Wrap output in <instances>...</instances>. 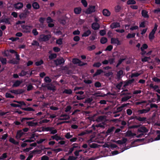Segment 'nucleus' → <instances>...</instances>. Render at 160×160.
<instances>
[{
  "label": "nucleus",
  "mask_w": 160,
  "mask_h": 160,
  "mask_svg": "<svg viewBox=\"0 0 160 160\" xmlns=\"http://www.w3.org/2000/svg\"><path fill=\"white\" fill-rule=\"evenodd\" d=\"M72 62L74 64H78L80 66H83L87 64L86 63L82 62L80 60L77 58H73L72 59Z\"/></svg>",
  "instance_id": "nucleus-1"
},
{
  "label": "nucleus",
  "mask_w": 160,
  "mask_h": 160,
  "mask_svg": "<svg viewBox=\"0 0 160 160\" xmlns=\"http://www.w3.org/2000/svg\"><path fill=\"white\" fill-rule=\"evenodd\" d=\"M95 11V7L94 6H90L86 10L85 13L87 14L91 13Z\"/></svg>",
  "instance_id": "nucleus-2"
},
{
  "label": "nucleus",
  "mask_w": 160,
  "mask_h": 160,
  "mask_svg": "<svg viewBox=\"0 0 160 160\" xmlns=\"http://www.w3.org/2000/svg\"><path fill=\"white\" fill-rule=\"evenodd\" d=\"M51 37V36L50 35L42 34L40 36L39 40L41 41H46L48 40Z\"/></svg>",
  "instance_id": "nucleus-3"
},
{
  "label": "nucleus",
  "mask_w": 160,
  "mask_h": 160,
  "mask_svg": "<svg viewBox=\"0 0 160 160\" xmlns=\"http://www.w3.org/2000/svg\"><path fill=\"white\" fill-rule=\"evenodd\" d=\"M42 86L44 87H46L48 90L52 91L53 92L56 90L55 87L52 84H48L46 85H42Z\"/></svg>",
  "instance_id": "nucleus-4"
},
{
  "label": "nucleus",
  "mask_w": 160,
  "mask_h": 160,
  "mask_svg": "<svg viewBox=\"0 0 160 160\" xmlns=\"http://www.w3.org/2000/svg\"><path fill=\"white\" fill-rule=\"evenodd\" d=\"M70 118V116L66 114H62L58 118L60 120H68Z\"/></svg>",
  "instance_id": "nucleus-5"
},
{
  "label": "nucleus",
  "mask_w": 160,
  "mask_h": 160,
  "mask_svg": "<svg viewBox=\"0 0 160 160\" xmlns=\"http://www.w3.org/2000/svg\"><path fill=\"white\" fill-rule=\"evenodd\" d=\"M24 134L22 130H19L17 131L15 138L17 140L20 139L21 138Z\"/></svg>",
  "instance_id": "nucleus-6"
},
{
  "label": "nucleus",
  "mask_w": 160,
  "mask_h": 160,
  "mask_svg": "<svg viewBox=\"0 0 160 160\" xmlns=\"http://www.w3.org/2000/svg\"><path fill=\"white\" fill-rule=\"evenodd\" d=\"M55 64L58 66L64 63L65 60L62 58H58L56 60L54 61Z\"/></svg>",
  "instance_id": "nucleus-7"
},
{
  "label": "nucleus",
  "mask_w": 160,
  "mask_h": 160,
  "mask_svg": "<svg viewBox=\"0 0 160 160\" xmlns=\"http://www.w3.org/2000/svg\"><path fill=\"white\" fill-rule=\"evenodd\" d=\"M23 32L27 33L30 32L32 28V26H25L22 27Z\"/></svg>",
  "instance_id": "nucleus-8"
},
{
  "label": "nucleus",
  "mask_w": 160,
  "mask_h": 160,
  "mask_svg": "<svg viewBox=\"0 0 160 160\" xmlns=\"http://www.w3.org/2000/svg\"><path fill=\"white\" fill-rule=\"evenodd\" d=\"M137 131L138 132H142V133H143L147 132H148V130L144 126H142L138 128V129Z\"/></svg>",
  "instance_id": "nucleus-9"
},
{
  "label": "nucleus",
  "mask_w": 160,
  "mask_h": 160,
  "mask_svg": "<svg viewBox=\"0 0 160 160\" xmlns=\"http://www.w3.org/2000/svg\"><path fill=\"white\" fill-rule=\"evenodd\" d=\"M127 141V138H122V139L117 141L113 140V142L119 144H122L125 143Z\"/></svg>",
  "instance_id": "nucleus-10"
},
{
  "label": "nucleus",
  "mask_w": 160,
  "mask_h": 160,
  "mask_svg": "<svg viewBox=\"0 0 160 160\" xmlns=\"http://www.w3.org/2000/svg\"><path fill=\"white\" fill-rule=\"evenodd\" d=\"M111 43L112 44H116L117 45H118L121 44L120 42L118 39L114 38H111Z\"/></svg>",
  "instance_id": "nucleus-11"
},
{
  "label": "nucleus",
  "mask_w": 160,
  "mask_h": 160,
  "mask_svg": "<svg viewBox=\"0 0 160 160\" xmlns=\"http://www.w3.org/2000/svg\"><path fill=\"white\" fill-rule=\"evenodd\" d=\"M14 7L17 9H20L23 7V4L22 2H18L14 5Z\"/></svg>",
  "instance_id": "nucleus-12"
},
{
  "label": "nucleus",
  "mask_w": 160,
  "mask_h": 160,
  "mask_svg": "<svg viewBox=\"0 0 160 160\" xmlns=\"http://www.w3.org/2000/svg\"><path fill=\"white\" fill-rule=\"evenodd\" d=\"M120 25L119 23L118 22H114L112 23L110 25V28L112 29H114L120 27Z\"/></svg>",
  "instance_id": "nucleus-13"
},
{
  "label": "nucleus",
  "mask_w": 160,
  "mask_h": 160,
  "mask_svg": "<svg viewBox=\"0 0 160 160\" xmlns=\"http://www.w3.org/2000/svg\"><path fill=\"white\" fill-rule=\"evenodd\" d=\"M134 79H132L125 81L124 82V84L123 85V87H125L126 86H128L129 85L131 84L134 82Z\"/></svg>",
  "instance_id": "nucleus-14"
},
{
  "label": "nucleus",
  "mask_w": 160,
  "mask_h": 160,
  "mask_svg": "<svg viewBox=\"0 0 160 160\" xmlns=\"http://www.w3.org/2000/svg\"><path fill=\"white\" fill-rule=\"evenodd\" d=\"M125 136L128 137H133L136 136V134L132 133L131 131H128L125 133Z\"/></svg>",
  "instance_id": "nucleus-15"
},
{
  "label": "nucleus",
  "mask_w": 160,
  "mask_h": 160,
  "mask_svg": "<svg viewBox=\"0 0 160 160\" xmlns=\"http://www.w3.org/2000/svg\"><path fill=\"white\" fill-rule=\"evenodd\" d=\"M150 110V108H148L146 109H143L142 110H139L138 111V112L140 114L146 113L149 111Z\"/></svg>",
  "instance_id": "nucleus-16"
},
{
  "label": "nucleus",
  "mask_w": 160,
  "mask_h": 160,
  "mask_svg": "<svg viewBox=\"0 0 160 160\" xmlns=\"http://www.w3.org/2000/svg\"><path fill=\"white\" fill-rule=\"evenodd\" d=\"M51 138L52 139H55L57 141H58L59 140H62L63 139V138L59 136L58 134H56L52 136Z\"/></svg>",
  "instance_id": "nucleus-17"
},
{
  "label": "nucleus",
  "mask_w": 160,
  "mask_h": 160,
  "mask_svg": "<svg viewBox=\"0 0 160 160\" xmlns=\"http://www.w3.org/2000/svg\"><path fill=\"white\" fill-rule=\"evenodd\" d=\"M92 28L95 30H97L99 29L100 26L99 24L97 22L93 23L92 24Z\"/></svg>",
  "instance_id": "nucleus-18"
},
{
  "label": "nucleus",
  "mask_w": 160,
  "mask_h": 160,
  "mask_svg": "<svg viewBox=\"0 0 160 160\" xmlns=\"http://www.w3.org/2000/svg\"><path fill=\"white\" fill-rule=\"evenodd\" d=\"M92 130H86L82 132H81L79 134H78L79 136H82L86 134H88L92 132Z\"/></svg>",
  "instance_id": "nucleus-19"
},
{
  "label": "nucleus",
  "mask_w": 160,
  "mask_h": 160,
  "mask_svg": "<svg viewBox=\"0 0 160 160\" xmlns=\"http://www.w3.org/2000/svg\"><path fill=\"white\" fill-rule=\"evenodd\" d=\"M103 15L107 17L109 16L110 15L111 13L107 9H104L102 11Z\"/></svg>",
  "instance_id": "nucleus-20"
},
{
  "label": "nucleus",
  "mask_w": 160,
  "mask_h": 160,
  "mask_svg": "<svg viewBox=\"0 0 160 160\" xmlns=\"http://www.w3.org/2000/svg\"><path fill=\"white\" fill-rule=\"evenodd\" d=\"M131 97L132 96L131 95L124 96V97L122 98L121 101L122 102H125L131 98Z\"/></svg>",
  "instance_id": "nucleus-21"
},
{
  "label": "nucleus",
  "mask_w": 160,
  "mask_h": 160,
  "mask_svg": "<svg viewBox=\"0 0 160 160\" xmlns=\"http://www.w3.org/2000/svg\"><path fill=\"white\" fill-rule=\"evenodd\" d=\"M124 108V107L123 106L122 104L121 106L117 108L116 111L113 112V114H115L117 113L121 112L123 110Z\"/></svg>",
  "instance_id": "nucleus-22"
},
{
  "label": "nucleus",
  "mask_w": 160,
  "mask_h": 160,
  "mask_svg": "<svg viewBox=\"0 0 160 160\" xmlns=\"http://www.w3.org/2000/svg\"><path fill=\"white\" fill-rule=\"evenodd\" d=\"M26 123L28 126L31 127L36 126L38 125L37 122H34L32 121L27 122Z\"/></svg>",
  "instance_id": "nucleus-23"
},
{
  "label": "nucleus",
  "mask_w": 160,
  "mask_h": 160,
  "mask_svg": "<svg viewBox=\"0 0 160 160\" xmlns=\"http://www.w3.org/2000/svg\"><path fill=\"white\" fill-rule=\"evenodd\" d=\"M22 82V81L17 80L12 85V87H18Z\"/></svg>",
  "instance_id": "nucleus-24"
},
{
  "label": "nucleus",
  "mask_w": 160,
  "mask_h": 160,
  "mask_svg": "<svg viewBox=\"0 0 160 160\" xmlns=\"http://www.w3.org/2000/svg\"><path fill=\"white\" fill-rule=\"evenodd\" d=\"M148 12L145 10H142V14L143 17L145 18H148L149 16L148 14Z\"/></svg>",
  "instance_id": "nucleus-25"
},
{
  "label": "nucleus",
  "mask_w": 160,
  "mask_h": 160,
  "mask_svg": "<svg viewBox=\"0 0 160 160\" xmlns=\"http://www.w3.org/2000/svg\"><path fill=\"white\" fill-rule=\"evenodd\" d=\"M81 12V8L80 7L76 8H74V12L76 14H79Z\"/></svg>",
  "instance_id": "nucleus-26"
},
{
  "label": "nucleus",
  "mask_w": 160,
  "mask_h": 160,
  "mask_svg": "<svg viewBox=\"0 0 160 160\" xmlns=\"http://www.w3.org/2000/svg\"><path fill=\"white\" fill-rule=\"evenodd\" d=\"M155 32L152 31L150 33L149 36V39L150 40H152L154 38V34Z\"/></svg>",
  "instance_id": "nucleus-27"
},
{
  "label": "nucleus",
  "mask_w": 160,
  "mask_h": 160,
  "mask_svg": "<svg viewBox=\"0 0 160 160\" xmlns=\"http://www.w3.org/2000/svg\"><path fill=\"white\" fill-rule=\"evenodd\" d=\"M9 141L10 142L15 145H18L19 144L18 142L16 141L15 139L12 138H10Z\"/></svg>",
  "instance_id": "nucleus-28"
},
{
  "label": "nucleus",
  "mask_w": 160,
  "mask_h": 160,
  "mask_svg": "<svg viewBox=\"0 0 160 160\" xmlns=\"http://www.w3.org/2000/svg\"><path fill=\"white\" fill-rule=\"evenodd\" d=\"M103 72V71L101 69H98V70L96 72L93 74V77H95L96 76L98 75H99L100 74L102 73Z\"/></svg>",
  "instance_id": "nucleus-29"
},
{
  "label": "nucleus",
  "mask_w": 160,
  "mask_h": 160,
  "mask_svg": "<svg viewBox=\"0 0 160 160\" xmlns=\"http://www.w3.org/2000/svg\"><path fill=\"white\" fill-rule=\"evenodd\" d=\"M24 90L22 89L15 90V94H20L24 92Z\"/></svg>",
  "instance_id": "nucleus-30"
},
{
  "label": "nucleus",
  "mask_w": 160,
  "mask_h": 160,
  "mask_svg": "<svg viewBox=\"0 0 160 160\" xmlns=\"http://www.w3.org/2000/svg\"><path fill=\"white\" fill-rule=\"evenodd\" d=\"M32 6L33 8L36 9H37L39 8V5L36 2H34L32 4Z\"/></svg>",
  "instance_id": "nucleus-31"
},
{
  "label": "nucleus",
  "mask_w": 160,
  "mask_h": 160,
  "mask_svg": "<svg viewBox=\"0 0 160 160\" xmlns=\"http://www.w3.org/2000/svg\"><path fill=\"white\" fill-rule=\"evenodd\" d=\"M91 33V32L89 30H88L84 32L82 35V37H87Z\"/></svg>",
  "instance_id": "nucleus-32"
},
{
  "label": "nucleus",
  "mask_w": 160,
  "mask_h": 160,
  "mask_svg": "<svg viewBox=\"0 0 160 160\" xmlns=\"http://www.w3.org/2000/svg\"><path fill=\"white\" fill-rule=\"evenodd\" d=\"M3 22H4L5 23H7V24H10V23L9 19L8 18L3 19H2L0 21V23Z\"/></svg>",
  "instance_id": "nucleus-33"
},
{
  "label": "nucleus",
  "mask_w": 160,
  "mask_h": 160,
  "mask_svg": "<svg viewBox=\"0 0 160 160\" xmlns=\"http://www.w3.org/2000/svg\"><path fill=\"white\" fill-rule=\"evenodd\" d=\"M105 118V116H100L98 117L97 119V121L98 122L103 121Z\"/></svg>",
  "instance_id": "nucleus-34"
},
{
  "label": "nucleus",
  "mask_w": 160,
  "mask_h": 160,
  "mask_svg": "<svg viewBox=\"0 0 160 160\" xmlns=\"http://www.w3.org/2000/svg\"><path fill=\"white\" fill-rule=\"evenodd\" d=\"M115 129V128L114 127H112L109 128L107 131L106 133L108 134H109L111 133V132L113 131Z\"/></svg>",
  "instance_id": "nucleus-35"
},
{
  "label": "nucleus",
  "mask_w": 160,
  "mask_h": 160,
  "mask_svg": "<svg viewBox=\"0 0 160 160\" xmlns=\"http://www.w3.org/2000/svg\"><path fill=\"white\" fill-rule=\"evenodd\" d=\"M27 73V72L22 70L18 74L19 75L20 77H23L26 75Z\"/></svg>",
  "instance_id": "nucleus-36"
},
{
  "label": "nucleus",
  "mask_w": 160,
  "mask_h": 160,
  "mask_svg": "<svg viewBox=\"0 0 160 160\" xmlns=\"http://www.w3.org/2000/svg\"><path fill=\"white\" fill-rule=\"evenodd\" d=\"M136 33H128L126 37L128 38H134L135 36Z\"/></svg>",
  "instance_id": "nucleus-37"
},
{
  "label": "nucleus",
  "mask_w": 160,
  "mask_h": 160,
  "mask_svg": "<svg viewBox=\"0 0 160 160\" xmlns=\"http://www.w3.org/2000/svg\"><path fill=\"white\" fill-rule=\"evenodd\" d=\"M123 74V71L122 70H120L117 73V76L118 78H120L122 76Z\"/></svg>",
  "instance_id": "nucleus-38"
},
{
  "label": "nucleus",
  "mask_w": 160,
  "mask_h": 160,
  "mask_svg": "<svg viewBox=\"0 0 160 160\" xmlns=\"http://www.w3.org/2000/svg\"><path fill=\"white\" fill-rule=\"evenodd\" d=\"M72 92V90L70 89H65L63 92V93H65L67 94H71Z\"/></svg>",
  "instance_id": "nucleus-39"
},
{
  "label": "nucleus",
  "mask_w": 160,
  "mask_h": 160,
  "mask_svg": "<svg viewBox=\"0 0 160 160\" xmlns=\"http://www.w3.org/2000/svg\"><path fill=\"white\" fill-rule=\"evenodd\" d=\"M0 60L3 64H5L7 63V60L6 58L0 57Z\"/></svg>",
  "instance_id": "nucleus-40"
},
{
  "label": "nucleus",
  "mask_w": 160,
  "mask_h": 160,
  "mask_svg": "<svg viewBox=\"0 0 160 160\" xmlns=\"http://www.w3.org/2000/svg\"><path fill=\"white\" fill-rule=\"evenodd\" d=\"M57 54L55 53L49 55V58L50 59H52L55 58L57 57Z\"/></svg>",
  "instance_id": "nucleus-41"
},
{
  "label": "nucleus",
  "mask_w": 160,
  "mask_h": 160,
  "mask_svg": "<svg viewBox=\"0 0 160 160\" xmlns=\"http://www.w3.org/2000/svg\"><path fill=\"white\" fill-rule=\"evenodd\" d=\"M101 65L102 64L101 63L98 62L94 63L93 65V66L95 67L99 68Z\"/></svg>",
  "instance_id": "nucleus-42"
},
{
  "label": "nucleus",
  "mask_w": 160,
  "mask_h": 160,
  "mask_svg": "<svg viewBox=\"0 0 160 160\" xmlns=\"http://www.w3.org/2000/svg\"><path fill=\"white\" fill-rule=\"evenodd\" d=\"M136 2L134 0H128L127 2V4L128 5L134 4L136 3Z\"/></svg>",
  "instance_id": "nucleus-43"
},
{
  "label": "nucleus",
  "mask_w": 160,
  "mask_h": 160,
  "mask_svg": "<svg viewBox=\"0 0 160 160\" xmlns=\"http://www.w3.org/2000/svg\"><path fill=\"white\" fill-rule=\"evenodd\" d=\"M131 93L129 92H125L123 91H122L121 93L120 96H126L127 95H131Z\"/></svg>",
  "instance_id": "nucleus-44"
},
{
  "label": "nucleus",
  "mask_w": 160,
  "mask_h": 160,
  "mask_svg": "<svg viewBox=\"0 0 160 160\" xmlns=\"http://www.w3.org/2000/svg\"><path fill=\"white\" fill-rule=\"evenodd\" d=\"M100 41L102 43L104 44L107 42V39L106 38L103 37L101 38Z\"/></svg>",
  "instance_id": "nucleus-45"
},
{
  "label": "nucleus",
  "mask_w": 160,
  "mask_h": 160,
  "mask_svg": "<svg viewBox=\"0 0 160 160\" xmlns=\"http://www.w3.org/2000/svg\"><path fill=\"white\" fill-rule=\"evenodd\" d=\"M65 137L67 139H69L73 137V135H71L70 132H68L66 134Z\"/></svg>",
  "instance_id": "nucleus-46"
},
{
  "label": "nucleus",
  "mask_w": 160,
  "mask_h": 160,
  "mask_svg": "<svg viewBox=\"0 0 160 160\" xmlns=\"http://www.w3.org/2000/svg\"><path fill=\"white\" fill-rule=\"evenodd\" d=\"M95 48V46L94 45H93L88 47L87 49L89 51H92Z\"/></svg>",
  "instance_id": "nucleus-47"
},
{
  "label": "nucleus",
  "mask_w": 160,
  "mask_h": 160,
  "mask_svg": "<svg viewBox=\"0 0 160 160\" xmlns=\"http://www.w3.org/2000/svg\"><path fill=\"white\" fill-rule=\"evenodd\" d=\"M121 7L120 6H119V5H118L116 6L115 7V12H119V11L121 10Z\"/></svg>",
  "instance_id": "nucleus-48"
},
{
  "label": "nucleus",
  "mask_w": 160,
  "mask_h": 160,
  "mask_svg": "<svg viewBox=\"0 0 160 160\" xmlns=\"http://www.w3.org/2000/svg\"><path fill=\"white\" fill-rule=\"evenodd\" d=\"M157 133L158 134H159L158 135L157 137H156L155 139V140H160V131L157 130L156 131Z\"/></svg>",
  "instance_id": "nucleus-49"
},
{
  "label": "nucleus",
  "mask_w": 160,
  "mask_h": 160,
  "mask_svg": "<svg viewBox=\"0 0 160 160\" xmlns=\"http://www.w3.org/2000/svg\"><path fill=\"white\" fill-rule=\"evenodd\" d=\"M50 121L49 120L47 119H43L39 122L40 124H42V123H47Z\"/></svg>",
  "instance_id": "nucleus-50"
},
{
  "label": "nucleus",
  "mask_w": 160,
  "mask_h": 160,
  "mask_svg": "<svg viewBox=\"0 0 160 160\" xmlns=\"http://www.w3.org/2000/svg\"><path fill=\"white\" fill-rule=\"evenodd\" d=\"M89 146L91 148H95L98 147V144H97L96 143H92V144H89Z\"/></svg>",
  "instance_id": "nucleus-51"
},
{
  "label": "nucleus",
  "mask_w": 160,
  "mask_h": 160,
  "mask_svg": "<svg viewBox=\"0 0 160 160\" xmlns=\"http://www.w3.org/2000/svg\"><path fill=\"white\" fill-rule=\"evenodd\" d=\"M141 74V73H132L131 75V78L133 77H137Z\"/></svg>",
  "instance_id": "nucleus-52"
},
{
  "label": "nucleus",
  "mask_w": 160,
  "mask_h": 160,
  "mask_svg": "<svg viewBox=\"0 0 160 160\" xmlns=\"http://www.w3.org/2000/svg\"><path fill=\"white\" fill-rule=\"evenodd\" d=\"M148 47V45L146 44H144L141 48V50L142 51H143L145 49H147Z\"/></svg>",
  "instance_id": "nucleus-53"
},
{
  "label": "nucleus",
  "mask_w": 160,
  "mask_h": 160,
  "mask_svg": "<svg viewBox=\"0 0 160 160\" xmlns=\"http://www.w3.org/2000/svg\"><path fill=\"white\" fill-rule=\"evenodd\" d=\"M43 62L42 60H40L39 61L36 62H35V65L37 66H38L39 65H41L42 64H43Z\"/></svg>",
  "instance_id": "nucleus-54"
},
{
  "label": "nucleus",
  "mask_w": 160,
  "mask_h": 160,
  "mask_svg": "<svg viewBox=\"0 0 160 160\" xmlns=\"http://www.w3.org/2000/svg\"><path fill=\"white\" fill-rule=\"evenodd\" d=\"M22 109L26 111H34V110L32 108L30 107H28L27 108H22Z\"/></svg>",
  "instance_id": "nucleus-55"
},
{
  "label": "nucleus",
  "mask_w": 160,
  "mask_h": 160,
  "mask_svg": "<svg viewBox=\"0 0 160 160\" xmlns=\"http://www.w3.org/2000/svg\"><path fill=\"white\" fill-rule=\"evenodd\" d=\"M125 60V58L120 59L118 61V62L116 65V67H118Z\"/></svg>",
  "instance_id": "nucleus-56"
},
{
  "label": "nucleus",
  "mask_w": 160,
  "mask_h": 160,
  "mask_svg": "<svg viewBox=\"0 0 160 160\" xmlns=\"http://www.w3.org/2000/svg\"><path fill=\"white\" fill-rule=\"evenodd\" d=\"M71 107L70 106H68L65 108V111L66 112H68L70 111L71 109Z\"/></svg>",
  "instance_id": "nucleus-57"
},
{
  "label": "nucleus",
  "mask_w": 160,
  "mask_h": 160,
  "mask_svg": "<svg viewBox=\"0 0 160 160\" xmlns=\"http://www.w3.org/2000/svg\"><path fill=\"white\" fill-rule=\"evenodd\" d=\"M5 96L7 98H14V96L8 93H6L5 94Z\"/></svg>",
  "instance_id": "nucleus-58"
},
{
  "label": "nucleus",
  "mask_w": 160,
  "mask_h": 160,
  "mask_svg": "<svg viewBox=\"0 0 160 160\" xmlns=\"http://www.w3.org/2000/svg\"><path fill=\"white\" fill-rule=\"evenodd\" d=\"M137 119L139 121H143L146 120V118L145 117H137Z\"/></svg>",
  "instance_id": "nucleus-59"
},
{
  "label": "nucleus",
  "mask_w": 160,
  "mask_h": 160,
  "mask_svg": "<svg viewBox=\"0 0 160 160\" xmlns=\"http://www.w3.org/2000/svg\"><path fill=\"white\" fill-rule=\"evenodd\" d=\"M45 20V18H40L39 19V21L41 23V25H43L44 22Z\"/></svg>",
  "instance_id": "nucleus-60"
},
{
  "label": "nucleus",
  "mask_w": 160,
  "mask_h": 160,
  "mask_svg": "<svg viewBox=\"0 0 160 160\" xmlns=\"http://www.w3.org/2000/svg\"><path fill=\"white\" fill-rule=\"evenodd\" d=\"M77 158V157H75L73 156H70L68 158V160H76Z\"/></svg>",
  "instance_id": "nucleus-61"
},
{
  "label": "nucleus",
  "mask_w": 160,
  "mask_h": 160,
  "mask_svg": "<svg viewBox=\"0 0 160 160\" xmlns=\"http://www.w3.org/2000/svg\"><path fill=\"white\" fill-rule=\"evenodd\" d=\"M108 63L109 62L110 64H112L115 62V58H109L108 60Z\"/></svg>",
  "instance_id": "nucleus-62"
},
{
  "label": "nucleus",
  "mask_w": 160,
  "mask_h": 160,
  "mask_svg": "<svg viewBox=\"0 0 160 160\" xmlns=\"http://www.w3.org/2000/svg\"><path fill=\"white\" fill-rule=\"evenodd\" d=\"M44 80L46 82H50L52 81L51 79L48 77H46L45 78Z\"/></svg>",
  "instance_id": "nucleus-63"
},
{
  "label": "nucleus",
  "mask_w": 160,
  "mask_h": 160,
  "mask_svg": "<svg viewBox=\"0 0 160 160\" xmlns=\"http://www.w3.org/2000/svg\"><path fill=\"white\" fill-rule=\"evenodd\" d=\"M94 85L97 88H99L101 86V85L100 82H97L95 83Z\"/></svg>",
  "instance_id": "nucleus-64"
}]
</instances>
